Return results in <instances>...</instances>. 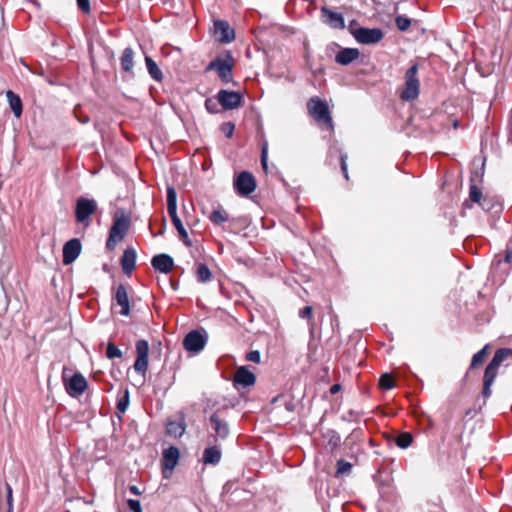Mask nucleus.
Returning a JSON list of instances; mask_svg holds the SVG:
<instances>
[{"instance_id": "53", "label": "nucleus", "mask_w": 512, "mask_h": 512, "mask_svg": "<svg viewBox=\"0 0 512 512\" xmlns=\"http://www.w3.org/2000/svg\"><path fill=\"white\" fill-rule=\"evenodd\" d=\"M129 491L134 495H140L141 491L136 485L129 486Z\"/></svg>"}, {"instance_id": "12", "label": "nucleus", "mask_w": 512, "mask_h": 512, "mask_svg": "<svg viewBox=\"0 0 512 512\" xmlns=\"http://www.w3.org/2000/svg\"><path fill=\"white\" fill-rule=\"evenodd\" d=\"M322 22L332 29H344L345 20L341 13L332 11L327 6H322L321 9Z\"/></svg>"}, {"instance_id": "41", "label": "nucleus", "mask_w": 512, "mask_h": 512, "mask_svg": "<svg viewBox=\"0 0 512 512\" xmlns=\"http://www.w3.org/2000/svg\"><path fill=\"white\" fill-rule=\"evenodd\" d=\"M218 104V101H215L212 98H207L205 100V108L210 114H217L220 111L218 108Z\"/></svg>"}, {"instance_id": "16", "label": "nucleus", "mask_w": 512, "mask_h": 512, "mask_svg": "<svg viewBox=\"0 0 512 512\" xmlns=\"http://www.w3.org/2000/svg\"><path fill=\"white\" fill-rule=\"evenodd\" d=\"M214 35L221 43H230L235 39V32L224 20L214 22Z\"/></svg>"}, {"instance_id": "11", "label": "nucleus", "mask_w": 512, "mask_h": 512, "mask_svg": "<svg viewBox=\"0 0 512 512\" xmlns=\"http://www.w3.org/2000/svg\"><path fill=\"white\" fill-rule=\"evenodd\" d=\"M209 424L215 438L224 440L230 433L229 424L219 411L213 412L209 417Z\"/></svg>"}, {"instance_id": "42", "label": "nucleus", "mask_w": 512, "mask_h": 512, "mask_svg": "<svg viewBox=\"0 0 512 512\" xmlns=\"http://www.w3.org/2000/svg\"><path fill=\"white\" fill-rule=\"evenodd\" d=\"M497 371V369H490L486 367L484 372V381H487V384H493L497 376Z\"/></svg>"}, {"instance_id": "44", "label": "nucleus", "mask_w": 512, "mask_h": 512, "mask_svg": "<svg viewBox=\"0 0 512 512\" xmlns=\"http://www.w3.org/2000/svg\"><path fill=\"white\" fill-rule=\"evenodd\" d=\"M347 154L340 155L341 170L346 180L349 179L348 168H347Z\"/></svg>"}, {"instance_id": "23", "label": "nucleus", "mask_w": 512, "mask_h": 512, "mask_svg": "<svg viewBox=\"0 0 512 512\" xmlns=\"http://www.w3.org/2000/svg\"><path fill=\"white\" fill-rule=\"evenodd\" d=\"M221 456V449L218 446H210L203 452V462L206 465H216L220 462Z\"/></svg>"}, {"instance_id": "43", "label": "nucleus", "mask_w": 512, "mask_h": 512, "mask_svg": "<svg viewBox=\"0 0 512 512\" xmlns=\"http://www.w3.org/2000/svg\"><path fill=\"white\" fill-rule=\"evenodd\" d=\"M127 505L132 512H142V507L139 500L128 499Z\"/></svg>"}, {"instance_id": "34", "label": "nucleus", "mask_w": 512, "mask_h": 512, "mask_svg": "<svg viewBox=\"0 0 512 512\" xmlns=\"http://www.w3.org/2000/svg\"><path fill=\"white\" fill-rule=\"evenodd\" d=\"M469 199L470 201L478 203L482 208H484V204L481 202L482 191L475 184L470 185Z\"/></svg>"}, {"instance_id": "46", "label": "nucleus", "mask_w": 512, "mask_h": 512, "mask_svg": "<svg viewBox=\"0 0 512 512\" xmlns=\"http://www.w3.org/2000/svg\"><path fill=\"white\" fill-rule=\"evenodd\" d=\"M246 360L254 363L260 362V353L257 350L250 351L246 354Z\"/></svg>"}, {"instance_id": "19", "label": "nucleus", "mask_w": 512, "mask_h": 512, "mask_svg": "<svg viewBox=\"0 0 512 512\" xmlns=\"http://www.w3.org/2000/svg\"><path fill=\"white\" fill-rule=\"evenodd\" d=\"M115 300L121 307L120 314L128 316L130 313L129 298L126 287L123 284L118 285L115 292Z\"/></svg>"}, {"instance_id": "2", "label": "nucleus", "mask_w": 512, "mask_h": 512, "mask_svg": "<svg viewBox=\"0 0 512 512\" xmlns=\"http://www.w3.org/2000/svg\"><path fill=\"white\" fill-rule=\"evenodd\" d=\"M235 60L230 53L225 57L218 56L206 66L205 71H214L223 84L233 82V68Z\"/></svg>"}, {"instance_id": "13", "label": "nucleus", "mask_w": 512, "mask_h": 512, "mask_svg": "<svg viewBox=\"0 0 512 512\" xmlns=\"http://www.w3.org/2000/svg\"><path fill=\"white\" fill-rule=\"evenodd\" d=\"M255 382V374L252 371H250L246 366H241L237 368L233 377V385L236 389L253 386Z\"/></svg>"}, {"instance_id": "8", "label": "nucleus", "mask_w": 512, "mask_h": 512, "mask_svg": "<svg viewBox=\"0 0 512 512\" xmlns=\"http://www.w3.org/2000/svg\"><path fill=\"white\" fill-rule=\"evenodd\" d=\"M135 348L137 357L133 368L137 373L144 376L148 370L149 344L146 340L141 339L136 342Z\"/></svg>"}, {"instance_id": "15", "label": "nucleus", "mask_w": 512, "mask_h": 512, "mask_svg": "<svg viewBox=\"0 0 512 512\" xmlns=\"http://www.w3.org/2000/svg\"><path fill=\"white\" fill-rule=\"evenodd\" d=\"M82 245L79 239L73 238L67 241L63 246V264H72L80 255Z\"/></svg>"}, {"instance_id": "24", "label": "nucleus", "mask_w": 512, "mask_h": 512, "mask_svg": "<svg viewBox=\"0 0 512 512\" xmlns=\"http://www.w3.org/2000/svg\"><path fill=\"white\" fill-rule=\"evenodd\" d=\"M120 64L123 71L131 74L133 73L134 51L132 48L127 47L124 49L120 57Z\"/></svg>"}, {"instance_id": "14", "label": "nucleus", "mask_w": 512, "mask_h": 512, "mask_svg": "<svg viewBox=\"0 0 512 512\" xmlns=\"http://www.w3.org/2000/svg\"><path fill=\"white\" fill-rule=\"evenodd\" d=\"M180 458V452L179 449L171 446L168 449H165L163 451V457H162V468H163V475L165 478H168L169 474L174 470V468L177 466L178 461Z\"/></svg>"}, {"instance_id": "9", "label": "nucleus", "mask_w": 512, "mask_h": 512, "mask_svg": "<svg viewBox=\"0 0 512 512\" xmlns=\"http://www.w3.org/2000/svg\"><path fill=\"white\" fill-rule=\"evenodd\" d=\"M218 103L224 110H234L242 104V94L236 91L221 89L216 95Z\"/></svg>"}, {"instance_id": "39", "label": "nucleus", "mask_w": 512, "mask_h": 512, "mask_svg": "<svg viewBox=\"0 0 512 512\" xmlns=\"http://www.w3.org/2000/svg\"><path fill=\"white\" fill-rule=\"evenodd\" d=\"M352 469V464L340 459L337 461V475L349 474Z\"/></svg>"}, {"instance_id": "22", "label": "nucleus", "mask_w": 512, "mask_h": 512, "mask_svg": "<svg viewBox=\"0 0 512 512\" xmlns=\"http://www.w3.org/2000/svg\"><path fill=\"white\" fill-rule=\"evenodd\" d=\"M208 219L215 226H223L224 223L231 221L229 214L221 206L213 208L212 212L208 216Z\"/></svg>"}, {"instance_id": "5", "label": "nucleus", "mask_w": 512, "mask_h": 512, "mask_svg": "<svg viewBox=\"0 0 512 512\" xmlns=\"http://www.w3.org/2000/svg\"><path fill=\"white\" fill-rule=\"evenodd\" d=\"M97 202L94 199L79 197L75 204V218L77 223L88 227L89 217L97 211Z\"/></svg>"}, {"instance_id": "10", "label": "nucleus", "mask_w": 512, "mask_h": 512, "mask_svg": "<svg viewBox=\"0 0 512 512\" xmlns=\"http://www.w3.org/2000/svg\"><path fill=\"white\" fill-rule=\"evenodd\" d=\"M234 188L240 196H248L256 189L254 176L247 171L241 172L234 181Z\"/></svg>"}, {"instance_id": "51", "label": "nucleus", "mask_w": 512, "mask_h": 512, "mask_svg": "<svg viewBox=\"0 0 512 512\" xmlns=\"http://www.w3.org/2000/svg\"><path fill=\"white\" fill-rule=\"evenodd\" d=\"M491 386H492V384H487V381H484L482 394H483V396L485 398L490 397V395H491Z\"/></svg>"}, {"instance_id": "49", "label": "nucleus", "mask_w": 512, "mask_h": 512, "mask_svg": "<svg viewBox=\"0 0 512 512\" xmlns=\"http://www.w3.org/2000/svg\"><path fill=\"white\" fill-rule=\"evenodd\" d=\"M79 8L83 11L88 13L90 11V3L89 0H77Z\"/></svg>"}, {"instance_id": "35", "label": "nucleus", "mask_w": 512, "mask_h": 512, "mask_svg": "<svg viewBox=\"0 0 512 512\" xmlns=\"http://www.w3.org/2000/svg\"><path fill=\"white\" fill-rule=\"evenodd\" d=\"M129 406V391L128 389H124L123 395L117 401V410L120 413H125Z\"/></svg>"}, {"instance_id": "36", "label": "nucleus", "mask_w": 512, "mask_h": 512, "mask_svg": "<svg viewBox=\"0 0 512 512\" xmlns=\"http://www.w3.org/2000/svg\"><path fill=\"white\" fill-rule=\"evenodd\" d=\"M106 356L109 359L122 358L123 353L113 342H108Z\"/></svg>"}, {"instance_id": "33", "label": "nucleus", "mask_w": 512, "mask_h": 512, "mask_svg": "<svg viewBox=\"0 0 512 512\" xmlns=\"http://www.w3.org/2000/svg\"><path fill=\"white\" fill-rule=\"evenodd\" d=\"M395 442L398 447L406 449L412 444L413 437L410 433L403 432L397 436Z\"/></svg>"}, {"instance_id": "37", "label": "nucleus", "mask_w": 512, "mask_h": 512, "mask_svg": "<svg viewBox=\"0 0 512 512\" xmlns=\"http://www.w3.org/2000/svg\"><path fill=\"white\" fill-rule=\"evenodd\" d=\"M486 346L482 348L480 351H478L476 354L473 355L472 361H471V368H476L480 364H482L486 357Z\"/></svg>"}, {"instance_id": "45", "label": "nucleus", "mask_w": 512, "mask_h": 512, "mask_svg": "<svg viewBox=\"0 0 512 512\" xmlns=\"http://www.w3.org/2000/svg\"><path fill=\"white\" fill-rule=\"evenodd\" d=\"M234 129L235 125L232 122H227L222 125V131L225 133L227 138H231L233 136Z\"/></svg>"}, {"instance_id": "40", "label": "nucleus", "mask_w": 512, "mask_h": 512, "mask_svg": "<svg viewBox=\"0 0 512 512\" xmlns=\"http://www.w3.org/2000/svg\"><path fill=\"white\" fill-rule=\"evenodd\" d=\"M379 384H380L381 388H383L385 390H389L394 387V379L389 374H383L380 377Z\"/></svg>"}, {"instance_id": "4", "label": "nucleus", "mask_w": 512, "mask_h": 512, "mask_svg": "<svg viewBox=\"0 0 512 512\" xmlns=\"http://www.w3.org/2000/svg\"><path fill=\"white\" fill-rule=\"evenodd\" d=\"M130 227V219L127 216H120L114 219L110 228L109 236L106 242V247L113 250L117 243L122 241Z\"/></svg>"}, {"instance_id": "1", "label": "nucleus", "mask_w": 512, "mask_h": 512, "mask_svg": "<svg viewBox=\"0 0 512 512\" xmlns=\"http://www.w3.org/2000/svg\"><path fill=\"white\" fill-rule=\"evenodd\" d=\"M309 115L322 127L329 131L334 129L333 120L329 111V107L325 101L318 96L311 97L307 102Z\"/></svg>"}, {"instance_id": "38", "label": "nucleus", "mask_w": 512, "mask_h": 512, "mask_svg": "<svg viewBox=\"0 0 512 512\" xmlns=\"http://www.w3.org/2000/svg\"><path fill=\"white\" fill-rule=\"evenodd\" d=\"M395 23H396L397 28L400 31H406L409 29V27L411 25V20L404 15H398L395 18Z\"/></svg>"}, {"instance_id": "20", "label": "nucleus", "mask_w": 512, "mask_h": 512, "mask_svg": "<svg viewBox=\"0 0 512 512\" xmlns=\"http://www.w3.org/2000/svg\"><path fill=\"white\" fill-rule=\"evenodd\" d=\"M360 52L357 48H343L335 56V61L340 65H349L357 60Z\"/></svg>"}, {"instance_id": "7", "label": "nucleus", "mask_w": 512, "mask_h": 512, "mask_svg": "<svg viewBox=\"0 0 512 512\" xmlns=\"http://www.w3.org/2000/svg\"><path fill=\"white\" fill-rule=\"evenodd\" d=\"M207 340L205 332L192 330L184 337L182 344L186 351L198 354L204 349Z\"/></svg>"}, {"instance_id": "52", "label": "nucleus", "mask_w": 512, "mask_h": 512, "mask_svg": "<svg viewBox=\"0 0 512 512\" xmlns=\"http://www.w3.org/2000/svg\"><path fill=\"white\" fill-rule=\"evenodd\" d=\"M7 502H8L9 508L12 509L13 497H12V488L10 487V485H7Z\"/></svg>"}, {"instance_id": "56", "label": "nucleus", "mask_w": 512, "mask_h": 512, "mask_svg": "<svg viewBox=\"0 0 512 512\" xmlns=\"http://www.w3.org/2000/svg\"><path fill=\"white\" fill-rule=\"evenodd\" d=\"M494 263H497V265H500L502 263V260L501 259H499V260L495 259Z\"/></svg>"}, {"instance_id": "18", "label": "nucleus", "mask_w": 512, "mask_h": 512, "mask_svg": "<svg viewBox=\"0 0 512 512\" xmlns=\"http://www.w3.org/2000/svg\"><path fill=\"white\" fill-rule=\"evenodd\" d=\"M87 381L80 373H75L67 384V391L70 395H81L87 388Z\"/></svg>"}, {"instance_id": "57", "label": "nucleus", "mask_w": 512, "mask_h": 512, "mask_svg": "<svg viewBox=\"0 0 512 512\" xmlns=\"http://www.w3.org/2000/svg\"><path fill=\"white\" fill-rule=\"evenodd\" d=\"M458 126V121H455L454 122V127H457Z\"/></svg>"}, {"instance_id": "17", "label": "nucleus", "mask_w": 512, "mask_h": 512, "mask_svg": "<svg viewBox=\"0 0 512 512\" xmlns=\"http://www.w3.org/2000/svg\"><path fill=\"white\" fill-rule=\"evenodd\" d=\"M151 264L156 271L165 274L169 273L174 267L173 258L167 254L155 255L151 260Z\"/></svg>"}, {"instance_id": "48", "label": "nucleus", "mask_w": 512, "mask_h": 512, "mask_svg": "<svg viewBox=\"0 0 512 512\" xmlns=\"http://www.w3.org/2000/svg\"><path fill=\"white\" fill-rule=\"evenodd\" d=\"M299 316H300V318H303V319L311 318V316H312V307L311 306H305L302 310H300Z\"/></svg>"}, {"instance_id": "30", "label": "nucleus", "mask_w": 512, "mask_h": 512, "mask_svg": "<svg viewBox=\"0 0 512 512\" xmlns=\"http://www.w3.org/2000/svg\"><path fill=\"white\" fill-rule=\"evenodd\" d=\"M145 63L148 70L149 75L156 81H161L163 78V74L159 69L156 62L149 56L145 57Z\"/></svg>"}, {"instance_id": "27", "label": "nucleus", "mask_w": 512, "mask_h": 512, "mask_svg": "<svg viewBox=\"0 0 512 512\" xmlns=\"http://www.w3.org/2000/svg\"><path fill=\"white\" fill-rule=\"evenodd\" d=\"M512 355V350L508 348H502L495 352L491 362L488 364L487 368L497 369L502 364L504 360H506L509 356Z\"/></svg>"}, {"instance_id": "28", "label": "nucleus", "mask_w": 512, "mask_h": 512, "mask_svg": "<svg viewBox=\"0 0 512 512\" xmlns=\"http://www.w3.org/2000/svg\"><path fill=\"white\" fill-rule=\"evenodd\" d=\"M512 355V350L508 348H502L495 352L491 362L488 364L487 368L497 369L502 364L504 360H506L509 356Z\"/></svg>"}, {"instance_id": "47", "label": "nucleus", "mask_w": 512, "mask_h": 512, "mask_svg": "<svg viewBox=\"0 0 512 512\" xmlns=\"http://www.w3.org/2000/svg\"><path fill=\"white\" fill-rule=\"evenodd\" d=\"M267 159H268L267 146L264 145L262 147V151H261V165L265 171H267V169H268Z\"/></svg>"}, {"instance_id": "3", "label": "nucleus", "mask_w": 512, "mask_h": 512, "mask_svg": "<svg viewBox=\"0 0 512 512\" xmlns=\"http://www.w3.org/2000/svg\"><path fill=\"white\" fill-rule=\"evenodd\" d=\"M418 65L413 64L405 74V87L401 91L400 97L404 101L416 99L420 92V81L417 77Z\"/></svg>"}, {"instance_id": "6", "label": "nucleus", "mask_w": 512, "mask_h": 512, "mask_svg": "<svg viewBox=\"0 0 512 512\" xmlns=\"http://www.w3.org/2000/svg\"><path fill=\"white\" fill-rule=\"evenodd\" d=\"M350 32L358 43L365 45L376 44L384 37L380 28L360 27L354 30L351 29Z\"/></svg>"}, {"instance_id": "29", "label": "nucleus", "mask_w": 512, "mask_h": 512, "mask_svg": "<svg viewBox=\"0 0 512 512\" xmlns=\"http://www.w3.org/2000/svg\"><path fill=\"white\" fill-rule=\"evenodd\" d=\"M166 432L174 438L181 437L185 432V423L181 421H168L166 424Z\"/></svg>"}, {"instance_id": "31", "label": "nucleus", "mask_w": 512, "mask_h": 512, "mask_svg": "<svg viewBox=\"0 0 512 512\" xmlns=\"http://www.w3.org/2000/svg\"><path fill=\"white\" fill-rule=\"evenodd\" d=\"M167 211L169 215L177 213V193L170 186L167 188Z\"/></svg>"}, {"instance_id": "54", "label": "nucleus", "mask_w": 512, "mask_h": 512, "mask_svg": "<svg viewBox=\"0 0 512 512\" xmlns=\"http://www.w3.org/2000/svg\"><path fill=\"white\" fill-rule=\"evenodd\" d=\"M503 261L507 264L511 263L512 262V250L511 251H507L506 252V255L503 259Z\"/></svg>"}, {"instance_id": "50", "label": "nucleus", "mask_w": 512, "mask_h": 512, "mask_svg": "<svg viewBox=\"0 0 512 512\" xmlns=\"http://www.w3.org/2000/svg\"><path fill=\"white\" fill-rule=\"evenodd\" d=\"M340 443V436L336 432H332L331 438L329 439V444L336 447Z\"/></svg>"}, {"instance_id": "26", "label": "nucleus", "mask_w": 512, "mask_h": 512, "mask_svg": "<svg viewBox=\"0 0 512 512\" xmlns=\"http://www.w3.org/2000/svg\"><path fill=\"white\" fill-rule=\"evenodd\" d=\"M6 97L15 117L19 118L22 115L23 111L21 98L11 90L6 92Z\"/></svg>"}, {"instance_id": "55", "label": "nucleus", "mask_w": 512, "mask_h": 512, "mask_svg": "<svg viewBox=\"0 0 512 512\" xmlns=\"http://www.w3.org/2000/svg\"><path fill=\"white\" fill-rule=\"evenodd\" d=\"M340 389H341V385L340 384H334L330 388V393L331 394H336V393H338L340 391Z\"/></svg>"}, {"instance_id": "32", "label": "nucleus", "mask_w": 512, "mask_h": 512, "mask_svg": "<svg viewBox=\"0 0 512 512\" xmlns=\"http://www.w3.org/2000/svg\"><path fill=\"white\" fill-rule=\"evenodd\" d=\"M196 277L198 282L205 283L211 279L212 273L206 264H199L196 269Z\"/></svg>"}, {"instance_id": "25", "label": "nucleus", "mask_w": 512, "mask_h": 512, "mask_svg": "<svg viewBox=\"0 0 512 512\" xmlns=\"http://www.w3.org/2000/svg\"><path fill=\"white\" fill-rule=\"evenodd\" d=\"M169 216L171 218V221H172L175 229L177 230V232L179 234L180 239L183 241V243L187 247H190L192 245V242L189 239L188 233H187L181 219L178 217L177 213L169 215Z\"/></svg>"}, {"instance_id": "21", "label": "nucleus", "mask_w": 512, "mask_h": 512, "mask_svg": "<svg viewBox=\"0 0 512 512\" xmlns=\"http://www.w3.org/2000/svg\"><path fill=\"white\" fill-rule=\"evenodd\" d=\"M136 251L133 248H127L121 258L122 270L126 275H130L135 269Z\"/></svg>"}]
</instances>
